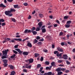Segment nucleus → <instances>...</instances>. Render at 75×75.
Listing matches in <instances>:
<instances>
[{"label":"nucleus","instance_id":"f257e3e1","mask_svg":"<svg viewBox=\"0 0 75 75\" xmlns=\"http://www.w3.org/2000/svg\"><path fill=\"white\" fill-rule=\"evenodd\" d=\"M11 11H6L5 12V14L6 16H8L9 17H11L13 16V14L11 13Z\"/></svg>","mask_w":75,"mask_h":75},{"label":"nucleus","instance_id":"f03ea898","mask_svg":"<svg viewBox=\"0 0 75 75\" xmlns=\"http://www.w3.org/2000/svg\"><path fill=\"white\" fill-rule=\"evenodd\" d=\"M7 52H8V49H7V50H4L2 51L3 55H7Z\"/></svg>","mask_w":75,"mask_h":75},{"label":"nucleus","instance_id":"7ed1b4c3","mask_svg":"<svg viewBox=\"0 0 75 75\" xmlns=\"http://www.w3.org/2000/svg\"><path fill=\"white\" fill-rule=\"evenodd\" d=\"M63 58L64 59H68V56L67 54H64L63 55Z\"/></svg>","mask_w":75,"mask_h":75},{"label":"nucleus","instance_id":"20e7f679","mask_svg":"<svg viewBox=\"0 0 75 75\" xmlns=\"http://www.w3.org/2000/svg\"><path fill=\"white\" fill-rule=\"evenodd\" d=\"M27 45L29 47H30V48H31L33 46H32V44L30 42L28 43Z\"/></svg>","mask_w":75,"mask_h":75},{"label":"nucleus","instance_id":"39448f33","mask_svg":"<svg viewBox=\"0 0 75 75\" xmlns=\"http://www.w3.org/2000/svg\"><path fill=\"white\" fill-rule=\"evenodd\" d=\"M38 25H39V28H41L42 27V23L41 22H40L38 23Z\"/></svg>","mask_w":75,"mask_h":75},{"label":"nucleus","instance_id":"423d86ee","mask_svg":"<svg viewBox=\"0 0 75 75\" xmlns=\"http://www.w3.org/2000/svg\"><path fill=\"white\" fill-rule=\"evenodd\" d=\"M15 50L17 51L19 53H20V54H21V53L23 52L22 51H21V50L19 49H16Z\"/></svg>","mask_w":75,"mask_h":75},{"label":"nucleus","instance_id":"0eeeda50","mask_svg":"<svg viewBox=\"0 0 75 75\" xmlns=\"http://www.w3.org/2000/svg\"><path fill=\"white\" fill-rule=\"evenodd\" d=\"M57 50L59 51H60V52H63L64 50H63V49H61L60 47H58L57 48Z\"/></svg>","mask_w":75,"mask_h":75},{"label":"nucleus","instance_id":"6e6552de","mask_svg":"<svg viewBox=\"0 0 75 75\" xmlns=\"http://www.w3.org/2000/svg\"><path fill=\"white\" fill-rule=\"evenodd\" d=\"M28 64H26V65L25 66V67L26 68L30 69L31 67V65H30L28 66Z\"/></svg>","mask_w":75,"mask_h":75},{"label":"nucleus","instance_id":"1a4fd4ad","mask_svg":"<svg viewBox=\"0 0 75 75\" xmlns=\"http://www.w3.org/2000/svg\"><path fill=\"white\" fill-rule=\"evenodd\" d=\"M52 67V66H50L49 67H46V70H48V69H49V70H51V69Z\"/></svg>","mask_w":75,"mask_h":75},{"label":"nucleus","instance_id":"9d476101","mask_svg":"<svg viewBox=\"0 0 75 75\" xmlns=\"http://www.w3.org/2000/svg\"><path fill=\"white\" fill-rule=\"evenodd\" d=\"M0 7H3V8H6V6L4 5L3 4H1L0 5Z\"/></svg>","mask_w":75,"mask_h":75},{"label":"nucleus","instance_id":"9b49d317","mask_svg":"<svg viewBox=\"0 0 75 75\" xmlns=\"http://www.w3.org/2000/svg\"><path fill=\"white\" fill-rule=\"evenodd\" d=\"M55 71L57 72H59V71H61V68H58L57 69H56Z\"/></svg>","mask_w":75,"mask_h":75},{"label":"nucleus","instance_id":"f8f14e48","mask_svg":"<svg viewBox=\"0 0 75 75\" xmlns=\"http://www.w3.org/2000/svg\"><path fill=\"white\" fill-rule=\"evenodd\" d=\"M14 7L15 8H19L20 6H18V5H14Z\"/></svg>","mask_w":75,"mask_h":75},{"label":"nucleus","instance_id":"ddd939ff","mask_svg":"<svg viewBox=\"0 0 75 75\" xmlns=\"http://www.w3.org/2000/svg\"><path fill=\"white\" fill-rule=\"evenodd\" d=\"M33 61L34 60L33 59H29V63H33Z\"/></svg>","mask_w":75,"mask_h":75},{"label":"nucleus","instance_id":"4468645a","mask_svg":"<svg viewBox=\"0 0 75 75\" xmlns=\"http://www.w3.org/2000/svg\"><path fill=\"white\" fill-rule=\"evenodd\" d=\"M51 66H53V67H55L56 65H55V62H52L51 63Z\"/></svg>","mask_w":75,"mask_h":75},{"label":"nucleus","instance_id":"2eb2a0df","mask_svg":"<svg viewBox=\"0 0 75 75\" xmlns=\"http://www.w3.org/2000/svg\"><path fill=\"white\" fill-rule=\"evenodd\" d=\"M23 54L24 55H28V52H23Z\"/></svg>","mask_w":75,"mask_h":75},{"label":"nucleus","instance_id":"dca6fc26","mask_svg":"<svg viewBox=\"0 0 75 75\" xmlns=\"http://www.w3.org/2000/svg\"><path fill=\"white\" fill-rule=\"evenodd\" d=\"M2 60L4 64H7L8 62V60L7 59H2Z\"/></svg>","mask_w":75,"mask_h":75},{"label":"nucleus","instance_id":"f3484780","mask_svg":"<svg viewBox=\"0 0 75 75\" xmlns=\"http://www.w3.org/2000/svg\"><path fill=\"white\" fill-rule=\"evenodd\" d=\"M8 67H9L10 69H14V67H13V66L12 65H8Z\"/></svg>","mask_w":75,"mask_h":75},{"label":"nucleus","instance_id":"a211bd4d","mask_svg":"<svg viewBox=\"0 0 75 75\" xmlns=\"http://www.w3.org/2000/svg\"><path fill=\"white\" fill-rule=\"evenodd\" d=\"M31 32H32V33L34 35H36L37 34V32L35 31H33V30H32L31 31Z\"/></svg>","mask_w":75,"mask_h":75},{"label":"nucleus","instance_id":"6ab92c4d","mask_svg":"<svg viewBox=\"0 0 75 75\" xmlns=\"http://www.w3.org/2000/svg\"><path fill=\"white\" fill-rule=\"evenodd\" d=\"M39 16L40 18H42L44 17V15L42 13H39Z\"/></svg>","mask_w":75,"mask_h":75},{"label":"nucleus","instance_id":"aec40b11","mask_svg":"<svg viewBox=\"0 0 75 75\" xmlns=\"http://www.w3.org/2000/svg\"><path fill=\"white\" fill-rule=\"evenodd\" d=\"M15 71H12L11 72L10 75H15Z\"/></svg>","mask_w":75,"mask_h":75},{"label":"nucleus","instance_id":"412c9836","mask_svg":"<svg viewBox=\"0 0 75 75\" xmlns=\"http://www.w3.org/2000/svg\"><path fill=\"white\" fill-rule=\"evenodd\" d=\"M42 33H44L46 32V30L45 28H43L42 29Z\"/></svg>","mask_w":75,"mask_h":75},{"label":"nucleus","instance_id":"4be33fe9","mask_svg":"<svg viewBox=\"0 0 75 75\" xmlns=\"http://www.w3.org/2000/svg\"><path fill=\"white\" fill-rule=\"evenodd\" d=\"M62 71H58L57 72V75H60L62 74Z\"/></svg>","mask_w":75,"mask_h":75},{"label":"nucleus","instance_id":"5701e85b","mask_svg":"<svg viewBox=\"0 0 75 75\" xmlns=\"http://www.w3.org/2000/svg\"><path fill=\"white\" fill-rule=\"evenodd\" d=\"M10 11H11V12H13H13H15L16 11V10L14 9H13V8H11L10 9Z\"/></svg>","mask_w":75,"mask_h":75},{"label":"nucleus","instance_id":"b1692460","mask_svg":"<svg viewBox=\"0 0 75 75\" xmlns=\"http://www.w3.org/2000/svg\"><path fill=\"white\" fill-rule=\"evenodd\" d=\"M72 23V22L71 21H67V24H70L71 23Z\"/></svg>","mask_w":75,"mask_h":75},{"label":"nucleus","instance_id":"393cba45","mask_svg":"<svg viewBox=\"0 0 75 75\" xmlns=\"http://www.w3.org/2000/svg\"><path fill=\"white\" fill-rule=\"evenodd\" d=\"M66 61L67 65H69L71 64V62H69L68 60H66Z\"/></svg>","mask_w":75,"mask_h":75},{"label":"nucleus","instance_id":"a878e982","mask_svg":"<svg viewBox=\"0 0 75 75\" xmlns=\"http://www.w3.org/2000/svg\"><path fill=\"white\" fill-rule=\"evenodd\" d=\"M65 27L66 28H69V27H70V25L69 24L66 25Z\"/></svg>","mask_w":75,"mask_h":75},{"label":"nucleus","instance_id":"bb28decb","mask_svg":"<svg viewBox=\"0 0 75 75\" xmlns=\"http://www.w3.org/2000/svg\"><path fill=\"white\" fill-rule=\"evenodd\" d=\"M15 57H16V54H13V55L11 56V58H14Z\"/></svg>","mask_w":75,"mask_h":75},{"label":"nucleus","instance_id":"cd10ccee","mask_svg":"<svg viewBox=\"0 0 75 75\" xmlns=\"http://www.w3.org/2000/svg\"><path fill=\"white\" fill-rule=\"evenodd\" d=\"M35 57H37L38 56H39V54L38 53H35Z\"/></svg>","mask_w":75,"mask_h":75},{"label":"nucleus","instance_id":"c85d7f7f","mask_svg":"<svg viewBox=\"0 0 75 75\" xmlns=\"http://www.w3.org/2000/svg\"><path fill=\"white\" fill-rule=\"evenodd\" d=\"M40 28H39V27H38L37 28H36V31H38L40 30Z\"/></svg>","mask_w":75,"mask_h":75},{"label":"nucleus","instance_id":"c756f323","mask_svg":"<svg viewBox=\"0 0 75 75\" xmlns=\"http://www.w3.org/2000/svg\"><path fill=\"white\" fill-rule=\"evenodd\" d=\"M7 57H6V56L4 55L3 56L1 57L2 59H4V58H6Z\"/></svg>","mask_w":75,"mask_h":75},{"label":"nucleus","instance_id":"7c9ffc66","mask_svg":"<svg viewBox=\"0 0 75 75\" xmlns=\"http://www.w3.org/2000/svg\"><path fill=\"white\" fill-rule=\"evenodd\" d=\"M13 53H14V54H18V52H17L15 50H13Z\"/></svg>","mask_w":75,"mask_h":75},{"label":"nucleus","instance_id":"2f4dec72","mask_svg":"<svg viewBox=\"0 0 75 75\" xmlns=\"http://www.w3.org/2000/svg\"><path fill=\"white\" fill-rule=\"evenodd\" d=\"M9 42H14V39H13V40H12L11 39L10 41H9Z\"/></svg>","mask_w":75,"mask_h":75},{"label":"nucleus","instance_id":"473e14b6","mask_svg":"<svg viewBox=\"0 0 75 75\" xmlns=\"http://www.w3.org/2000/svg\"><path fill=\"white\" fill-rule=\"evenodd\" d=\"M41 67V64H38L37 65V67H38V68H40V67Z\"/></svg>","mask_w":75,"mask_h":75},{"label":"nucleus","instance_id":"72a5a7b5","mask_svg":"<svg viewBox=\"0 0 75 75\" xmlns=\"http://www.w3.org/2000/svg\"><path fill=\"white\" fill-rule=\"evenodd\" d=\"M11 20H12V21H13V22H14V23H15L16 22V19H14V18H12L11 19Z\"/></svg>","mask_w":75,"mask_h":75},{"label":"nucleus","instance_id":"f704fd0d","mask_svg":"<svg viewBox=\"0 0 75 75\" xmlns=\"http://www.w3.org/2000/svg\"><path fill=\"white\" fill-rule=\"evenodd\" d=\"M66 70V68H61V71H62L63 72L65 71Z\"/></svg>","mask_w":75,"mask_h":75},{"label":"nucleus","instance_id":"c9c22d12","mask_svg":"<svg viewBox=\"0 0 75 75\" xmlns=\"http://www.w3.org/2000/svg\"><path fill=\"white\" fill-rule=\"evenodd\" d=\"M40 74L41 75H48V73H45L44 74H41V73H40Z\"/></svg>","mask_w":75,"mask_h":75},{"label":"nucleus","instance_id":"e433bc0d","mask_svg":"<svg viewBox=\"0 0 75 75\" xmlns=\"http://www.w3.org/2000/svg\"><path fill=\"white\" fill-rule=\"evenodd\" d=\"M4 21H5L4 20V19H0V22H4Z\"/></svg>","mask_w":75,"mask_h":75},{"label":"nucleus","instance_id":"4c0bfd02","mask_svg":"<svg viewBox=\"0 0 75 75\" xmlns=\"http://www.w3.org/2000/svg\"><path fill=\"white\" fill-rule=\"evenodd\" d=\"M42 69H43V67H41L40 68V70H39V72H41V71H42Z\"/></svg>","mask_w":75,"mask_h":75},{"label":"nucleus","instance_id":"58836bf2","mask_svg":"<svg viewBox=\"0 0 75 75\" xmlns=\"http://www.w3.org/2000/svg\"><path fill=\"white\" fill-rule=\"evenodd\" d=\"M45 64H46V65H49V64H50V62L46 61L45 62Z\"/></svg>","mask_w":75,"mask_h":75},{"label":"nucleus","instance_id":"ea45409f","mask_svg":"<svg viewBox=\"0 0 75 75\" xmlns=\"http://www.w3.org/2000/svg\"><path fill=\"white\" fill-rule=\"evenodd\" d=\"M48 75H52V72H49L47 73Z\"/></svg>","mask_w":75,"mask_h":75},{"label":"nucleus","instance_id":"a19ab883","mask_svg":"<svg viewBox=\"0 0 75 75\" xmlns=\"http://www.w3.org/2000/svg\"><path fill=\"white\" fill-rule=\"evenodd\" d=\"M24 6H27L28 5V4L27 3H25L23 4Z\"/></svg>","mask_w":75,"mask_h":75},{"label":"nucleus","instance_id":"79ce46f5","mask_svg":"<svg viewBox=\"0 0 75 75\" xmlns=\"http://www.w3.org/2000/svg\"><path fill=\"white\" fill-rule=\"evenodd\" d=\"M23 71L24 72H26V73L27 72V70L25 69H23Z\"/></svg>","mask_w":75,"mask_h":75},{"label":"nucleus","instance_id":"37998d69","mask_svg":"<svg viewBox=\"0 0 75 75\" xmlns=\"http://www.w3.org/2000/svg\"><path fill=\"white\" fill-rule=\"evenodd\" d=\"M62 60H58V62L59 63H62Z\"/></svg>","mask_w":75,"mask_h":75},{"label":"nucleus","instance_id":"c03bdc74","mask_svg":"<svg viewBox=\"0 0 75 75\" xmlns=\"http://www.w3.org/2000/svg\"><path fill=\"white\" fill-rule=\"evenodd\" d=\"M58 51H55L54 52V54H58Z\"/></svg>","mask_w":75,"mask_h":75},{"label":"nucleus","instance_id":"a18cd8bd","mask_svg":"<svg viewBox=\"0 0 75 75\" xmlns=\"http://www.w3.org/2000/svg\"><path fill=\"white\" fill-rule=\"evenodd\" d=\"M7 63H4V64H3L4 66V67H6L7 66Z\"/></svg>","mask_w":75,"mask_h":75},{"label":"nucleus","instance_id":"49530a36","mask_svg":"<svg viewBox=\"0 0 75 75\" xmlns=\"http://www.w3.org/2000/svg\"><path fill=\"white\" fill-rule=\"evenodd\" d=\"M36 38L37 40H40V37L39 36H37Z\"/></svg>","mask_w":75,"mask_h":75},{"label":"nucleus","instance_id":"de8ad7c7","mask_svg":"<svg viewBox=\"0 0 75 75\" xmlns=\"http://www.w3.org/2000/svg\"><path fill=\"white\" fill-rule=\"evenodd\" d=\"M39 72H40V74H44V71H39Z\"/></svg>","mask_w":75,"mask_h":75},{"label":"nucleus","instance_id":"09e8293b","mask_svg":"<svg viewBox=\"0 0 75 75\" xmlns=\"http://www.w3.org/2000/svg\"><path fill=\"white\" fill-rule=\"evenodd\" d=\"M59 35L61 36V35H63V33L62 32H61L59 34Z\"/></svg>","mask_w":75,"mask_h":75},{"label":"nucleus","instance_id":"8fccbe9b","mask_svg":"<svg viewBox=\"0 0 75 75\" xmlns=\"http://www.w3.org/2000/svg\"><path fill=\"white\" fill-rule=\"evenodd\" d=\"M6 25V23H2L1 25L2 26H4V25Z\"/></svg>","mask_w":75,"mask_h":75},{"label":"nucleus","instance_id":"3c124183","mask_svg":"<svg viewBox=\"0 0 75 75\" xmlns=\"http://www.w3.org/2000/svg\"><path fill=\"white\" fill-rule=\"evenodd\" d=\"M44 59V58L42 57H41V58H40V61H42Z\"/></svg>","mask_w":75,"mask_h":75},{"label":"nucleus","instance_id":"603ef678","mask_svg":"<svg viewBox=\"0 0 75 75\" xmlns=\"http://www.w3.org/2000/svg\"><path fill=\"white\" fill-rule=\"evenodd\" d=\"M61 45H62V46H63V45H65V43L64 42H62L61 43Z\"/></svg>","mask_w":75,"mask_h":75},{"label":"nucleus","instance_id":"864d4df0","mask_svg":"<svg viewBox=\"0 0 75 75\" xmlns=\"http://www.w3.org/2000/svg\"><path fill=\"white\" fill-rule=\"evenodd\" d=\"M68 18V16H65L64 17V19H67Z\"/></svg>","mask_w":75,"mask_h":75},{"label":"nucleus","instance_id":"5fc2aeb1","mask_svg":"<svg viewBox=\"0 0 75 75\" xmlns=\"http://www.w3.org/2000/svg\"><path fill=\"white\" fill-rule=\"evenodd\" d=\"M18 45H16L15 46H14L15 48H18Z\"/></svg>","mask_w":75,"mask_h":75},{"label":"nucleus","instance_id":"6e6d98bb","mask_svg":"<svg viewBox=\"0 0 75 75\" xmlns=\"http://www.w3.org/2000/svg\"><path fill=\"white\" fill-rule=\"evenodd\" d=\"M25 33H28V29H26L24 31Z\"/></svg>","mask_w":75,"mask_h":75},{"label":"nucleus","instance_id":"4d7b16f0","mask_svg":"<svg viewBox=\"0 0 75 75\" xmlns=\"http://www.w3.org/2000/svg\"><path fill=\"white\" fill-rule=\"evenodd\" d=\"M18 41H22V40L21 38H18Z\"/></svg>","mask_w":75,"mask_h":75},{"label":"nucleus","instance_id":"13d9d810","mask_svg":"<svg viewBox=\"0 0 75 75\" xmlns=\"http://www.w3.org/2000/svg\"><path fill=\"white\" fill-rule=\"evenodd\" d=\"M65 72L66 73H68V72H69V71L68 70H66Z\"/></svg>","mask_w":75,"mask_h":75},{"label":"nucleus","instance_id":"bf43d9fd","mask_svg":"<svg viewBox=\"0 0 75 75\" xmlns=\"http://www.w3.org/2000/svg\"><path fill=\"white\" fill-rule=\"evenodd\" d=\"M31 30H35V27H33Z\"/></svg>","mask_w":75,"mask_h":75},{"label":"nucleus","instance_id":"052dcab7","mask_svg":"<svg viewBox=\"0 0 75 75\" xmlns=\"http://www.w3.org/2000/svg\"><path fill=\"white\" fill-rule=\"evenodd\" d=\"M7 1H9V2H10V3H11V2H12V1H13V0H7Z\"/></svg>","mask_w":75,"mask_h":75},{"label":"nucleus","instance_id":"680f3d73","mask_svg":"<svg viewBox=\"0 0 75 75\" xmlns=\"http://www.w3.org/2000/svg\"><path fill=\"white\" fill-rule=\"evenodd\" d=\"M44 52H48V50H43Z\"/></svg>","mask_w":75,"mask_h":75},{"label":"nucleus","instance_id":"e2e57ef3","mask_svg":"<svg viewBox=\"0 0 75 75\" xmlns=\"http://www.w3.org/2000/svg\"><path fill=\"white\" fill-rule=\"evenodd\" d=\"M56 22L58 23L59 24H60V23H59V21L58 20H57L56 21Z\"/></svg>","mask_w":75,"mask_h":75},{"label":"nucleus","instance_id":"0e129e2a","mask_svg":"<svg viewBox=\"0 0 75 75\" xmlns=\"http://www.w3.org/2000/svg\"><path fill=\"white\" fill-rule=\"evenodd\" d=\"M38 42V40H37L36 39H35L34 40L35 43H37Z\"/></svg>","mask_w":75,"mask_h":75},{"label":"nucleus","instance_id":"69168bd1","mask_svg":"<svg viewBox=\"0 0 75 75\" xmlns=\"http://www.w3.org/2000/svg\"><path fill=\"white\" fill-rule=\"evenodd\" d=\"M39 41H44V39L42 38V39L39 40Z\"/></svg>","mask_w":75,"mask_h":75},{"label":"nucleus","instance_id":"338daca9","mask_svg":"<svg viewBox=\"0 0 75 75\" xmlns=\"http://www.w3.org/2000/svg\"><path fill=\"white\" fill-rule=\"evenodd\" d=\"M72 52H74V53H75V48H74L72 50Z\"/></svg>","mask_w":75,"mask_h":75},{"label":"nucleus","instance_id":"774afa93","mask_svg":"<svg viewBox=\"0 0 75 75\" xmlns=\"http://www.w3.org/2000/svg\"><path fill=\"white\" fill-rule=\"evenodd\" d=\"M38 44L39 45H41V44H42V42H39Z\"/></svg>","mask_w":75,"mask_h":75}]
</instances>
